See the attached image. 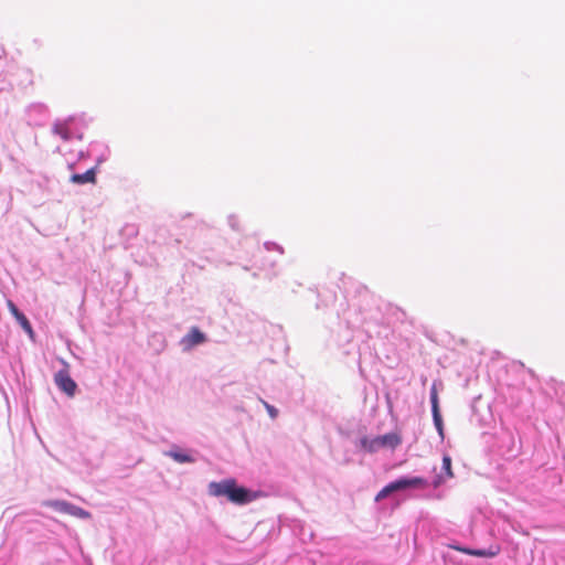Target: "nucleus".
<instances>
[{
  "mask_svg": "<svg viewBox=\"0 0 565 565\" xmlns=\"http://www.w3.org/2000/svg\"><path fill=\"white\" fill-rule=\"evenodd\" d=\"M168 455L171 458H173L177 462H180V463L193 462L194 461V459L190 455H186L184 452L170 451Z\"/></svg>",
  "mask_w": 565,
  "mask_h": 565,
  "instance_id": "9b49d317",
  "label": "nucleus"
},
{
  "mask_svg": "<svg viewBox=\"0 0 565 565\" xmlns=\"http://www.w3.org/2000/svg\"><path fill=\"white\" fill-rule=\"evenodd\" d=\"M443 469L446 472L447 477L452 478L454 472L451 469V458L449 456H444L443 458Z\"/></svg>",
  "mask_w": 565,
  "mask_h": 565,
  "instance_id": "4468645a",
  "label": "nucleus"
},
{
  "mask_svg": "<svg viewBox=\"0 0 565 565\" xmlns=\"http://www.w3.org/2000/svg\"><path fill=\"white\" fill-rule=\"evenodd\" d=\"M209 493L214 497H226L235 504H245L254 499L249 490L238 487L235 479L232 478L220 482H211L209 484Z\"/></svg>",
  "mask_w": 565,
  "mask_h": 565,
  "instance_id": "f257e3e1",
  "label": "nucleus"
},
{
  "mask_svg": "<svg viewBox=\"0 0 565 565\" xmlns=\"http://www.w3.org/2000/svg\"><path fill=\"white\" fill-rule=\"evenodd\" d=\"M426 482L423 478L414 477V478H402L395 480L387 484L390 491L393 493L395 491L404 490L407 488H415L418 486H424Z\"/></svg>",
  "mask_w": 565,
  "mask_h": 565,
  "instance_id": "423d86ee",
  "label": "nucleus"
},
{
  "mask_svg": "<svg viewBox=\"0 0 565 565\" xmlns=\"http://www.w3.org/2000/svg\"><path fill=\"white\" fill-rule=\"evenodd\" d=\"M433 418H434V424L438 430V434L440 435L441 438H444V425H443V418H441L440 412L433 413Z\"/></svg>",
  "mask_w": 565,
  "mask_h": 565,
  "instance_id": "ddd939ff",
  "label": "nucleus"
},
{
  "mask_svg": "<svg viewBox=\"0 0 565 565\" xmlns=\"http://www.w3.org/2000/svg\"><path fill=\"white\" fill-rule=\"evenodd\" d=\"M44 504L46 507L53 508L54 510L61 513L70 514L75 518L88 519L90 516L89 512L66 501H46Z\"/></svg>",
  "mask_w": 565,
  "mask_h": 565,
  "instance_id": "7ed1b4c3",
  "label": "nucleus"
},
{
  "mask_svg": "<svg viewBox=\"0 0 565 565\" xmlns=\"http://www.w3.org/2000/svg\"><path fill=\"white\" fill-rule=\"evenodd\" d=\"M264 405H265V407H266V409H267V412H268L269 416H270L271 418H276V417H277V414H278V411H277L274 406L269 405V404H268V403H266V402H264Z\"/></svg>",
  "mask_w": 565,
  "mask_h": 565,
  "instance_id": "f3484780",
  "label": "nucleus"
},
{
  "mask_svg": "<svg viewBox=\"0 0 565 565\" xmlns=\"http://www.w3.org/2000/svg\"><path fill=\"white\" fill-rule=\"evenodd\" d=\"M8 308L14 318L21 313V311H19L17 306L11 300L8 301Z\"/></svg>",
  "mask_w": 565,
  "mask_h": 565,
  "instance_id": "dca6fc26",
  "label": "nucleus"
},
{
  "mask_svg": "<svg viewBox=\"0 0 565 565\" xmlns=\"http://www.w3.org/2000/svg\"><path fill=\"white\" fill-rule=\"evenodd\" d=\"M392 492L390 491L388 487L385 486L375 497V501H381L383 499H385L386 497H388Z\"/></svg>",
  "mask_w": 565,
  "mask_h": 565,
  "instance_id": "2eb2a0df",
  "label": "nucleus"
},
{
  "mask_svg": "<svg viewBox=\"0 0 565 565\" xmlns=\"http://www.w3.org/2000/svg\"><path fill=\"white\" fill-rule=\"evenodd\" d=\"M15 319L20 323L22 329L32 338L34 332L28 318L21 312Z\"/></svg>",
  "mask_w": 565,
  "mask_h": 565,
  "instance_id": "9d476101",
  "label": "nucleus"
},
{
  "mask_svg": "<svg viewBox=\"0 0 565 565\" xmlns=\"http://www.w3.org/2000/svg\"><path fill=\"white\" fill-rule=\"evenodd\" d=\"M206 341V335L198 328L192 327L190 331L182 338L181 343L184 349H192Z\"/></svg>",
  "mask_w": 565,
  "mask_h": 565,
  "instance_id": "39448f33",
  "label": "nucleus"
},
{
  "mask_svg": "<svg viewBox=\"0 0 565 565\" xmlns=\"http://www.w3.org/2000/svg\"><path fill=\"white\" fill-rule=\"evenodd\" d=\"M96 168L88 169L85 173H75L71 177V182L76 184L96 183Z\"/></svg>",
  "mask_w": 565,
  "mask_h": 565,
  "instance_id": "1a4fd4ad",
  "label": "nucleus"
},
{
  "mask_svg": "<svg viewBox=\"0 0 565 565\" xmlns=\"http://www.w3.org/2000/svg\"><path fill=\"white\" fill-rule=\"evenodd\" d=\"M74 118L70 117L65 120L57 121L53 125V132L60 136L63 140L67 141L72 138L73 134L71 131V125L73 124Z\"/></svg>",
  "mask_w": 565,
  "mask_h": 565,
  "instance_id": "0eeeda50",
  "label": "nucleus"
},
{
  "mask_svg": "<svg viewBox=\"0 0 565 565\" xmlns=\"http://www.w3.org/2000/svg\"><path fill=\"white\" fill-rule=\"evenodd\" d=\"M402 444V437L397 433H388L374 438L364 437L361 439L362 447L369 452L377 451L381 448H396Z\"/></svg>",
  "mask_w": 565,
  "mask_h": 565,
  "instance_id": "f03ea898",
  "label": "nucleus"
},
{
  "mask_svg": "<svg viewBox=\"0 0 565 565\" xmlns=\"http://www.w3.org/2000/svg\"><path fill=\"white\" fill-rule=\"evenodd\" d=\"M430 402H431V412L439 413V404H438V393L435 385H433L430 390Z\"/></svg>",
  "mask_w": 565,
  "mask_h": 565,
  "instance_id": "f8f14e48",
  "label": "nucleus"
},
{
  "mask_svg": "<svg viewBox=\"0 0 565 565\" xmlns=\"http://www.w3.org/2000/svg\"><path fill=\"white\" fill-rule=\"evenodd\" d=\"M57 387L66 393L68 396H73L76 391V383L72 380L67 370H61L55 374L54 377Z\"/></svg>",
  "mask_w": 565,
  "mask_h": 565,
  "instance_id": "20e7f679",
  "label": "nucleus"
},
{
  "mask_svg": "<svg viewBox=\"0 0 565 565\" xmlns=\"http://www.w3.org/2000/svg\"><path fill=\"white\" fill-rule=\"evenodd\" d=\"M448 547L452 548L455 551H458V552H461V553H465L468 555H472V556H478V557H493L499 553V550H495V551L473 550V548H468V547H461V546H458L455 544H449Z\"/></svg>",
  "mask_w": 565,
  "mask_h": 565,
  "instance_id": "6e6552de",
  "label": "nucleus"
}]
</instances>
